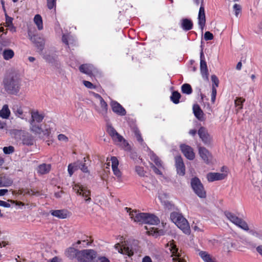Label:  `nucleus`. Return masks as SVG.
Listing matches in <instances>:
<instances>
[{"instance_id":"3","label":"nucleus","mask_w":262,"mask_h":262,"mask_svg":"<svg viewBox=\"0 0 262 262\" xmlns=\"http://www.w3.org/2000/svg\"><path fill=\"white\" fill-rule=\"evenodd\" d=\"M170 217L172 222L184 233L186 234H190V229L188 222L182 214L177 212H173L171 213Z\"/></svg>"},{"instance_id":"46","label":"nucleus","mask_w":262,"mask_h":262,"mask_svg":"<svg viewBox=\"0 0 262 262\" xmlns=\"http://www.w3.org/2000/svg\"><path fill=\"white\" fill-rule=\"evenodd\" d=\"M3 151L6 155L12 154L14 151V147L12 146H5L3 148Z\"/></svg>"},{"instance_id":"10","label":"nucleus","mask_w":262,"mask_h":262,"mask_svg":"<svg viewBox=\"0 0 262 262\" xmlns=\"http://www.w3.org/2000/svg\"><path fill=\"white\" fill-rule=\"evenodd\" d=\"M106 131L115 142L118 143H121L123 142L124 146L128 145L126 140L122 136L118 134L112 125L108 124L107 125Z\"/></svg>"},{"instance_id":"5","label":"nucleus","mask_w":262,"mask_h":262,"mask_svg":"<svg viewBox=\"0 0 262 262\" xmlns=\"http://www.w3.org/2000/svg\"><path fill=\"white\" fill-rule=\"evenodd\" d=\"M125 210L129 213L130 217L135 222L139 224H147V213L140 212L139 210H132L130 208L125 207Z\"/></svg>"},{"instance_id":"45","label":"nucleus","mask_w":262,"mask_h":262,"mask_svg":"<svg viewBox=\"0 0 262 262\" xmlns=\"http://www.w3.org/2000/svg\"><path fill=\"white\" fill-rule=\"evenodd\" d=\"M111 161L112 162V169L118 168V167L119 165V161L118 159L116 157H112L111 158Z\"/></svg>"},{"instance_id":"29","label":"nucleus","mask_w":262,"mask_h":262,"mask_svg":"<svg viewBox=\"0 0 262 262\" xmlns=\"http://www.w3.org/2000/svg\"><path fill=\"white\" fill-rule=\"evenodd\" d=\"M86 157L83 158V162L77 161L76 162L77 169H80L83 172L89 173V171L88 167L86 166L85 162H86Z\"/></svg>"},{"instance_id":"59","label":"nucleus","mask_w":262,"mask_h":262,"mask_svg":"<svg viewBox=\"0 0 262 262\" xmlns=\"http://www.w3.org/2000/svg\"><path fill=\"white\" fill-rule=\"evenodd\" d=\"M99 262H110V260L105 256H101L98 257Z\"/></svg>"},{"instance_id":"22","label":"nucleus","mask_w":262,"mask_h":262,"mask_svg":"<svg viewBox=\"0 0 262 262\" xmlns=\"http://www.w3.org/2000/svg\"><path fill=\"white\" fill-rule=\"evenodd\" d=\"M171 251L172 256H175L172 258L173 262H186V260L181 257V254L179 252L178 248H176V246L173 244H171Z\"/></svg>"},{"instance_id":"57","label":"nucleus","mask_w":262,"mask_h":262,"mask_svg":"<svg viewBox=\"0 0 262 262\" xmlns=\"http://www.w3.org/2000/svg\"><path fill=\"white\" fill-rule=\"evenodd\" d=\"M114 174L118 178H121L122 176V173L118 168L112 169Z\"/></svg>"},{"instance_id":"54","label":"nucleus","mask_w":262,"mask_h":262,"mask_svg":"<svg viewBox=\"0 0 262 262\" xmlns=\"http://www.w3.org/2000/svg\"><path fill=\"white\" fill-rule=\"evenodd\" d=\"M213 34L209 31H207L204 34V39L205 40H210L213 39Z\"/></svg>"},{"instance_id":"43","label":"nucleus","mask_w":262,"mask_h":262,"mask_svg":"<svg viewBox=\"0 0 262 262\" xmlns=\"http://www.w3.org/2000/svg\"><path fill=\"white\" fill-rule=\"evenodd\" d=\"M245 101L244 99H242V98H236V99L234 101L235 105L236 107H238L237 111L238 110H241L243 108V103Z\"/></svg>"},{"instance_id":"37","label":"nucleus","mask_w":262,"mask_h":262,"mask_svg":"<svg viewBox=\"0 0 262 262\" xmlns=\"http://www.w3.org/2000/svg\"><path fill=\"white\" fill-rule=\"evenodd\" d=\"M23 143L26 145H32L34 144V140L31 136H25L22 139Z\"/></svg>"},{"instance_id":"64","label":"nucleus","mask_w":262,"mask_h":262,"mask_svg":"<svg viewBox=\"0 0 262 262\" xmlns=\"http://www.w3.org/2000/svg\"><path fill=\"white\" fill-rule=\"evenodd\" d=\"M257 252L262 256V245L258 246L256 247Z\"/></svg>"},{"instance_id":"1","label":"nucleus","mask_w":262,"mask_h":262,"mask_svg":"<svg viewBox=\"0 0 262 262\" xmlns=\"http://www.w3.org/2000/svg\"><path fill=\"white\" fill-rule=\"evenodd\" d=\"M3 85L8 94L17 95L22 85V79L20 74L15 71L7 73L4 77Z\"/></svg>"},{"instance_id":"34","label":"nucleus","mask_w":262,"mask_h":262,"mask_svg":"<svg viewBox=\"0 0 262 262\" xmlns=\"http://www.w3.org/2000/svg\"><path fill=\"white\" fill-rule=\"evenodd\" d=\"M13 112L15 115L21 119L24 118V112L21 106H14L13 108Z\"/></svg>"},{"instance_id":"62","label":"nucleus","mask_w":262,"mask_h":262,"mask_svg":"<svg viewBox=\"0 0 262 262\" xmlns=\"http://www.w3.org/2000/svg\"><path fill=\"white\" fill-rule=\"evenodd\" d=\"M63 193V191L62 190H60L59 191H58V192H56L55 193H54V196L56 198H60L61 197V195Z\"/></svg>"},{"instance_id":"48","label":"nucleus","mask_w":262,"mask_h":262,"mask_svg":"<svg viewBox=\"0 0 262 262\" xmlns=\"http://www.w3.org/2000/svg\"><path fill=\"white\" fill-rule=\"evenodd\" d=\"M47 7L51 10L56 6V0H47Z\"/></svg>"},{"instance_id":"42","label":"nucleus","mask_w":262,"mask_h":262,"mask_svg":"<svg viewBox=\"0 0 262 262\" xmlns=\"http://www.w3.org/2000/svg\"><path fill=\"white\" fill-rule=\"evenodd\" d=\"M76 170H77V167L76 164V162L71 163L68 165V171L70 176H71L73 174L74 171Z\"/></svg>"},{"instance_id":"18","label":"nucleus","mask_w":262,"mask_h":262,"mask_svg":"<svg viewBox=\"0 0 262 262\" xmlns=\"http://www.w3.org/2000/svg\"><path fill=\"white\" fill-rule=\"evenodd\" d=\"M112 111L120 116H125L126 112L122 105L117 101H112L111 103Z\"/></svg>"},{"instance_id":"7","label":"nucleus","mask_w":262,"mask_h":262,"mask_svg":"<svg viewBox=\"0 0 262 262\" xmlns=\"http://www.w3.org/2000/svg\"><path fill=\"white\" fill-rule=\"evenodd\" d=\"M28 34L29 38L36 47L38 52L41 53L45 48V39L40 35L38 34H34L30 30L28 31Z\"/></svg>"},{"instance_id":"6","label":"nucleus","mask_w":262,"mask_h":262,"mask_svg":"<svg viewBox=\"0 0 262 262\" xmlns=\"http://www.w3.org/2000/svg\"><path fill=\"white\" fill-rule=\"evenodd\" d=\"M190 184L194 192L200 198L206 197V192L200 179L196 177L191 179Z\"/></svg>"},{"instance_id":"26","label":"nucleus","mask_w":262,"mask_h":262,"mask_svg":"<svg viewBox=\"0 0 262 262\" xmlns=\"http://www.w3.org/2000/svg\"><path fill=\"white\" fill-rule=\"evenodd\" d=\"M148 235H151L155 237L163 235L165 234V231L163 230H158L157 228L154 227L148 228Z\"/></svg>"},{"instance_id":"63","label":"nucleus","mask_w":262,"mask_h":262,"mask_svg":"<svg viewBox=\"0 0 262 262\" xmlns=\"http://www.w3.org/2000/svg\"><path fill=\"white\" fill-rule=\"evenodd\" d=\"M24 194L35 195L36 193L32 190H25Z\"/></svg>"},{"instance_id":"11","label":"nucleus","mask_w":262,"mask_h":262,"mask_svg":"<svg viewBox=\"0 0 262 262\" xmlns=\"http://www.w3.org/2000/svg\"><path fill=\"white\" fill-rule=\"evenodd\" d=\"M150 157L151 160L157 166V167L154 165L152 163H150L151 168L155 173L162 175V173L160 170V168L162 167V162L161 160L152 151H150Z\"/></svg>"},{"instance_id":"44","label":"nucleus","mask_w":262,"mask_h":262,"mask_svg":"<svg viewBox=\"0 0 262 262\" xmlns=\"http://www.w3.org/2000/svg\"><path fill=\"white\" fill-rule=\"evenodd\" d=\"M136 171L137 174L141 177H144L145 176L146 172L144 170L143 167L137 166L136 167Z\"/></svg>"},{"instance_id":"58","label":"nucleus","mask_w":262,"mask_h":262,"mask_svg":"<svg viewBox=\"0 0 262 262\" xmlns=\"http://www.w3.org/2000/svg\"><path fill=\"white\" fill-rule=\"evenodd\" d=\"M0 206H3L6 208H9L10 207V204L4 201L0 200Z\"/></svg>"},{"instance_id":"61","label":"nucleus","mask_w":262,"mask_h":262,"mask_svg":"<svg viewBox=\"0 0 262 262\" xmlns=\"http://www.w3.org/2000/svg\"><path fill=\"white\" fill-rule=\"evenodd\" d=\"M41 133H42L45 136H49L51 133L50 129L47 128L45 130L42 129Z\"/></svg>"},{"instance_id":"49","label":"nucleus","mask_w":262,"mask_h":262,"mask_svg":"<svg viewBox=\"0 0 262 262\" xmlns=\"http://www.w3.org/2000/svg\"><path fill=\"white\" fill-rule=\"evenodd\" d=\"M233 9L235 11V15L236 17H237L238 16V14L241 12L242 7H241V5L237 4H234L233 6Z\"/></svg>"},{"instance_id":"33","label":"nucleus","mask_w":262,"mask_h":262,"mask_svg":"<svg viewBox=\"0 0 262 262\" xmlns=\"http://www.w3.org/2000/svg\"><path fill=\"white\" fill-rule=\"evenodd\" d=\"M3 56L5 60H8L14 57V53L11 49H5L3 51Z\"/></svg>"},{"instance_id":"23","label":"nucleus","mask_w":262,"mask_h":262,"mask_svg":"<svg viewBox=\"0 0 262 262\" xmlns=\"http://www.w3.org/2000/svg\"><path fill=\"white\" fill-rule=\"evenodd\" d=\"M93 66L89 64H82L79 67L80 72L88 75L93 74Z\"/></svg>"},{"instance_id":"16","label":"nucleus","mask_w":262,"mask_h":262,"mask_svg":"<svg viewBox=\"0 0 262 262\" xmlns=\"http://www.w3.org/2000/svg\"><path fill=\"white\" fill-rule=\"evenodd\" d=\"M50 214L58 219H65L70 216V212L67 209L51 210Z\"/></svg>"},{"instance_id":"51","label":"nucleus","mask_w":262,"mask_h":262,"mask_svg":"<svg viewBox=\"0 0 262 262\" xmlns=\"http://www.w3.org/2000/svg\"><path fill=\"white\" fill-rule=\"evenodd\" d=\"M134 132L137 140L140 142H142L143 141V139L141 137L140 131L136 128L134 129Z\"/></svg>"},{"instance_id":"13","label":"nucleus","mask_w":262,"mask_h":262,"mask_svg":"<svg viewBox=\"0 0 262 262\" xmlns=\"http://www.w3.org/2000/svg\"><path fill=\"white\" fill-rule=\"evenodd\" d=\"M199 153L202 159L206 164H209L212 160V156L208 149L204 147H199Z\"/></svg>"},{"instance_id":"8","label":"nucleus","mask_w":262,"mask_h":262,"mask_svg":"<svg viewBox=\"0 0 262 262\" xmlns=\"http://www.w3.org/2000/svg\"><path fill=\"white\" fill-rule=\"evenodd\" d=\"M73 189L78 195H82L85 198V201L87 202L91 201V191L87 187L80 185L79 184H75L73 186Z\"/></svg>"},{"instance_id":"17","label":"nucleus","mask_w":262,"mask_h":262,"mask_svg":"<svg viewBox=\"0 0 262 262\" xmlns=\"http://www.w3.org/2000/svg\"><path fill=\"white\" fill-rule=\"evenodd\" d=\"M175 161L177 173L180 175L184 176L185 173V169L182 157L181 156L176 157Z\"/></svg>"},{"instance_id":"32","label":"nucleus","mask_w":262,"mask_h":262,"mask_svg":"<svg viewBox=\"0 0 262 262\" xmlns=\"http://www.w3.org/2000/svg\"><path fill=\"white\" fill-rule=\"evenodd\" d=\"M34 21L39 30H41L43 29L42 17L39 14H36L35 15L34 17Z\"/></svg>"},{"instance_id":"21","label":"nucleus","mask_w":262,"mask_h":262,"mask_svg":"<svg viewBox=\"0 0 262 262\" xmlns=\"http://www.w3.org/2000/svg\"><path fill=\"white\" fill-rule=\"evenodd\" d=\"M198 19H199V25L200 27L203 32L204 29V27L206 23V18H205V9L203 5H201L198 15Z\"/></svg>"},{"instance_id":"39","label":"nucleus","mask_w":262,"mask_h":262,"mask_svg":"<svg viewBox=\"0 0 262 262\" xmlns=\"http://www.w3.org/2000/svg\"><path fill=\"white\" fill-rule=\"evenodd\" d=\"M180 98L181 94L177 91L173 92L170 97L171 101L175 104H177L179 102V99Z\"/></svg>"},{"instance_id":"53","label":"nucleus","mask_w":262,"mask_h":262,"mask_svg":"<svg viewBox=\"0 0 262 262\" xmlns=\"http://www.w3.org/2000/svg\"><path fill=\"white\" fill-rule=\"evenodd\" d=\"M211 81L213 82L212 84H214L215 88L219 86V80L217 77L215 75H212L211 76Z\"/></svg>"},{"instance_id":"20","label":"nucleus","mask_w":262,"mask_h":262,"mask_svg":"<svg viewBox=\"0 0 262 262\" xmlns=\"http://www.w3.org/2000/svg\"><path fill=\"white\" fill-rule=\"evenodd\" d=\"M227 176L226 173L210 172L207 174V178L208 181L213 182L223 180Z\"/></svg>"},{"instance_id":"30","label":"nucleus","mask_w":262,"mask_h":262,"mask_svg":"<svg viewBox=\"0 0 262 262\" xmlns=\"http://www.w3.org/2000/svg\"><path fill=\"white\" fill-rule=\"evenodd\" d=\"M10 115V111L7 104H5L0 111V117L3 119H8Z\"/></svg>"},{"instance_id":"38","label":"nucleus","mask_w":262,"mask_h":262,"mask_svg":"<svg viewBox=\"0 0 262 262\" xmlns=\"http://www.w3.org/2000/svg\"><path fill=\"white\" fill-rule=\"evenodd\" d=\"M181 89L183 93L187 95H189L191 94L192 92V90L191 87V85L187 83H185L183 85H182Z\"/></svg>"},{"instance_id":"47","label":"nucleus","mask_w":262,"mask_h":262,"mask_svg":"<svg viewBox=\"0 0 262 262\" xmlns=\"http://www.w3.org/2000/svg\"><path fill=\"white\" fill-rule=\"evenodd\" d=\"M100 106L102 110L106 114L107 112L108 105L103 99L100 101Z\"/></svg>"},{"instance_id":"2","label":"nucleus","mask_w":262,"mask_h":262,"mask_svg":"<svg viewBox=\"0 0 262 262\" xmlns=\"http://www.w3.org/2000/svg\"><path fill=\"white\" fill-rule=\"evenodd\" d=\"M31 118L30 120V129L35 134L40 135L42 132L41 125L40 124L45 118L43 113H39L38 111H31Z\"/></svg>"},{"instance_id":"56","label":"nucleus","mask_w":262,"mask_h":262,"mask_svg":"<svg viewBox=\"0 0 262 262\" xmlns=\"http://www.w3.org/2000/svg\"><path fill=\"white\" fill-rule=\"evenodd\" d=\"M57 138L58 140L60 141H64L66 142H67L69 141L68 138L64 134H61L58 135Z\"/></svg>"},{"instance_id":"14","label":"nucleus","mask_w":262,"mask_h":262,"mask_svg":"<svg viewBox=\"0 0 262 262\" xmlns=\"http://www.w3.org/2000/svg\"><path fill=\"white\" fill-rule=\"evenodd\" d=\"M200 70L202 75L206 80H208V71L207 63L205 61V58L203 51L200 54Z\"/></svg>"},{"instance_id":"9","label":"nucleus","mask_w":262,"mask_h":262,"mask_svg":"<svg viewBox=\"0 0 262 262\" xmlns=\"http://www.w3.org/2000/svg\"><path fill=\"white\" fill-rule=\"evenodd\" d=\"M115 248L122 254L127 255L129 257L132 256L134 254V252L132 248L128 245V241H124L120 243H117L114 246Z\"/></svg>"},{"instance_id":"19","label":"nucleus","mask_w":262,"mask_h":262,"mask_svg":"<svg viewBox=\"0 0 262 262\" xmlns=\"http://www.w3.org/2000/svg\"><path fill=\"white\" fill-rule=\"evenodd\" d=\"M80 250H78L74 247H70L67 248L65 251L66 256L70 259L76 260L78 261V256L79 252Z\"/></svg>"},{"instance_id":"12","label":"nucleus","mask_w":262,"mask_h":262,"mask_svg":"<svg viewBox=\"0 0 262 262\" xmlns=\"http://www.w3.org/2000/svg\"><path fill=\"white\" fill-rule=\"evenodd\" d=\"M198 134L205 144L210 145L211 144V138L205 127H200L198 130Z\"/></svg>"},{"instance_id":"27","label":"nucleus","mask_w":262,"mask_h":262,"mask_svg":"<svg viewBox=\"0 0 262 262\" xmlns=\"http://www.w3.org/2000/svg\"><path fill=\"white\" fill-rule=\"evenodd\" d=\"M192 21L189 19L184 18L181 20V27L185 31H188L192 28Z\"/></svg>"},{"instance_id":"36","label":"nucleus","mask_w":262,"mask_h":262,"mask_svg":"<svg viewBox=\"0 0 262 262\" xmlns=\"http://www.w3.org/2000/svg\"><path fill=\"white\" fill-rule=\"evenodd\" d=\"M199 255L205 262H214L210 255L205 251L200 252Z\"/></svg>"},{"instance_id":"50","label":"nucleus","mask_w":262,"mask_h":262,"mask_svg":"<svg viewBox=\"0 0 262 262\" xmlns=\"http://www.w3.org/2000/svg\"><path fill=\"white\" fill-rule=\"evenodd\" d=\"M216 95V89L215 88L214 84L212 86V92H211V101L213 103H214Z\"/></svg>"},{"instance_id":"35","label":"nucleus","mask_w":262,"mask_h":262,"mask_svg":"<svg viewBox=\"0 0 262 262\" xmlns=\"http://www.w3.org/2000/svg\"><path fill=\"white\" fill-rule=\"evenodd\" d=\"M160 220L154 214L148 213V224L158 225L160 223Z\"/></svg>"},{"instance_id":"55","label":"nucleus","mask_w":262,"mask_h":262,"mask_svg":"<svg viewBox=\"0 0 262 262\" xmlns=\"http://www.w3.org/2000/svg\"><path fill=\"white\" fill-rule=\"evenodd\" d=\"M13 18L6 14V24L8 27L13 26Z\"/></svg>"},{"instance_id":"15","label":"nucleus","mask_w":262,"mask_h":262,"mask_svg":"<svg viewBox=\"0 0 262 262\" xmlns=\"http://www.w3.org/2000/svg\"><path fill=\"white\" fill-rule=\"evenodd\" d=\"M181 150L184 155L189 160H192L195 157L193 149L186 144H182L180 146Z\"/></svg>"},{"instance_id":"4","label":"nucleus","mask_w":262,"mask_h":262,"mask_svg":"<svg viewBox=\"0 0 262 262\" xmlns=\"http://www.w3.org/2000/svg\"><path fill=\"white\" fill-rule=\"evenodd\" d=\"M97 261V253L94 250H82L79 252L77 262H96Z\"/></svg>"},{"instance_id":"40","label":"nucleus","mask_w":262,"mask_h":262,"mask_svg":"<svg viewBox=\"0 0 262 262\" xmlns=\"http://www.w3.org/2000/svg\"><path fill=\"white\" fill-rule=\"evenodd\" d=\"M249 233L254 238L262 239V231L251 230Z\"/></svg>"},{"instance_id":"52","label":"nucleus","mask_w":262,"mask_h":262,"mask_svg":"<svg viewBox=\"0 0 262 262\" xmlns=\"http://www.w3.org/2000/svg\"><path fill=\"white\" fill-rule=\"evenodd\" d=\"M83 83L85 87L89 89H94L96 88V86L89 81L84 80Z\"/></svg>"},{"instance_id":"31","label":"nucleus","mask_w":262,"mask_h":262,"mask_svg":"<svg viewBox=\"0 0 262 262\" xmlns=\"http://www.w3.org/2000/svg\"><path fill=\"white\" fill-rule=\"evenodd\" d=\"M225 215L229 220L235 225L240 219L233 213L228 211L225 212Z\"/></svg>"},{"instance_id":"60","label":"nucleus","mask_w":262,"mask_h":262,"mask_svg":"<svg viewBox=\"0 0 262 262\" xmlns=\"http://www.w3.org/2000/svg\"><path fill=\"white\" fill-rule=\"evenodd\" d=\"M43 58L46 61H48L49 62H52V60H53V57L50 56L48 55H44Z\"/></svg>"},{"instance_id":"25","label":"nucleus","mask_w":262,"mask_h":262,"mask_svg":"<svg viewBox=\"0 0 262 262\" xmlns=\"http://www.w3.org/2000/svg\"><path fill=\"white\" fill-rule=\"evenodd\" d=\"M51 168L50 164H42L38 166L37 172L41 174H45L50 172Z\"/></svg>"},{"instance_id":"28","label":"nucleus","mask_w":262,"mask_h":262,"mask_svg":"<svg viewBox=\"0 0 262 262\" xmlns=\"http://www.w3.org/2000/svg\"><path fill=\"white\" fill-rule=\"evenodd\" d=\"M13 184V181L6 177L1 176L0 177V187H9Z\"/></svg>"},{"instance_id":"24","label":"nucleus","mask_w":262,"mask_h":262,"mask_svg":"<svg viewBox=\"0 0 262 262\" xmlns=\"http://www.w3.org/2000/svg\"><path fill=\"white\" fill-rule=\"evenodd\" d=\"M193 113L199 120H203L204 113L198 104H194L193 106Z\"/></svg>"},{"instance_id":"41","label":"nucleus","mask_w":262,"mask_h":262,"mask_svg":"<svg viewBox=\"0 0 262 262\" xmlns=\"http://www.w3.org/2000/svg\"><path fill=\"white\" fill-rule=\"evenodd\" d=\"M236 225L238 226L245 230L248 231L249 230V227L247 223L241 219L236 224Z\"/></svg>"}]
</instances>
